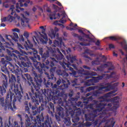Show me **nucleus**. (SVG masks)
I'll return each instance as SVG.
<instances>
[{"label": "nucleus", "mask_w": 127, "mask_h": 127, "mask_svg": "<svg viewBox=\"0 0 127 127\" xmlns=\"http://www.w3.org/2000/svg\"><path fill=\"white\" fill-rule=\"evenodd\" d=\"M93 96H89L88 98H87V101H93Z\"/></svg>", "instance_id": "61"}, {"label": "nucleus", "mask_w": 127, "mask_h": 127, "mask_svg": "<svg viewBox=\"0 0 127 127\" xmlns=\"http://www.w3.org/2000/svg\"><path fill=\"white\" fill-rule=\"evenodd\" d=\"M117 91H111L108 93L106 94L104 96H100L99 99L101 100L100 101H94V103L96 106L97 109L94 110V113H92L88 114H85L84 117L85 121L86 122H92L95 121V119L98 117V115L99 116V119H103L105 117V115L108 114V112L109 111H113L112 108L109 109H105L106 106H108L109 108H112L113 106V109L117 110L119 108V103H120V98L119 96H116L112 98L111 99H108L112 95L115 94ZM96 113H98V115L96 114Z\"/></svg>", "instance_id": "2"}, {"label": "nucleus", "mask_w": 127, "mask_h": 127, "mask_svg": "<svg viewBox=\"0 0 127 127\" xmlns=\"http://www.w3.org/2000/svg\"><path fill=\"white\" fill-rule=\"evenodd\" d=\"M77 78H75L74 80L71 81V83H74V84H72V87H75L76 85H77Z\"/></svg>", "instance_id": "49"}, {"label": "nucleus", "mask_w": 127, "mask_h": 127, "mask_svg": "<svg viewBox=\"0 0 127 127\" xmlns=\"http://www.w3.org/2000/svg\"><path fill=\"white\" fill-rule=\"evenodd\" d=\"M33 54L34 57H31L30 59L32 60L34 67L38 70L40 74H43V70L44 69H49L54 67L56 63H58V61L55 59V58L49 57V51H46L44 53L42 57V60L43 63L38 62L40 61L41 58L40 56L38 55V52L36 49H33Z\"/></svg>", "instance_id": "4"}, {"label": "nucleus", "mask_w": 127, "mask_h": 127, "mask_svg": "<svg viewBox=\"0 0 127 127\" xmlns=\"http://www.w3.org/2000/svg\"><path fill=\"white\" fill-rule=\"evenodd\" d=\"M77 73L79 75H83V76H86L85 77V79H90V78H92L93 76H97V73L92 71L90 72L89 71L85 70L84 68L80 67V69L77 70Z\"/></svg>", "instance_id": "16"}, {"label": "nucleus", "mask_w": 127, "mask_h": 127, "mask_svg": "<svg viewBox=\"0 0 127 127\" xmlns=\"http://www.w3.org/2000/svg\"><path fill=\"white\" fill-rule=\"evenodd\" d=\"M10 37L12 40H14V41H15V42H17V41H18V39H19V37H18V34H17V33L16 32H13L12 35H6L5 36V38L6 39H7V40H8V41L10 42V45H11V46H13L14 45V44H13V43L12 42V41L10 40V39H9V38H8V37Z\"/></svg>", "instance_id": "23"}, {"label": "nucleus", "mask_w": 127, "mask_h": 127, "mask_svg": "<svg viewBox=\"0 0 127 127\" xmlns=\"http://www.w3.org/2000/svg\"><path fill=\"white\" fill-rule=\"evenodd\" d=\"M39 54L41 55L42 57L43 56V49L42 48H40L39 49Z\"/></svg>", "instance_id": "50"}, {"label": "nucleus", "mask_w": 127, "mask_h": 127, "mask_svg": "<svg viewBox=\"0 0 127 127\" xmlns=\"http://www.w3.org/2000/svg\"><path fill=\"white\" fill-rule=\"evenodd\" d=\"M83 36H84V37H85V38H87V39H89V40L88 41L89 42L95 43V40L94 39V38H92L90 37L89 35L86 34L84 33V34H83Z\"/></svg>", "instance_id": "40"}, {"label": "nucleus", "mask_w": 127, "mask_h": 127, "mask_svg": "<svg viewBox=\"0 0 127 127\" xmlns=\"http://www.w3.org/2000/svg\"><path fill=\"white\" fill-rule=\"evenodd\" d=\"M57 73L59 76H61V77H63V78L61 79L59 78V80L57 81V85L59 86L61 83H63V85L60 86V89L62 90V91H64L65 90H67L69 87V85L71 84L70 81L68 80V77L69 76V74L68 73H66V71L62 70L61 69H58L57 70Z\"/></svg>", "instance_id": "10"}, {"label": "nucleus", "mask_w": 127, "mask_h": 127, "mask_svg": "<svg viewBox=\"0 0 127 127\" xmlns=\"http://www.w3.org/2000/svg\"><path fill=\"white\" fill-rule=\"evenodd\" d=\"M109 64L110 63H108L107 64H105L100 66L97 67L98 71H100V72H103L104 71V68L106 67H109Z\"/></svg>", "instance_id": "37"}, {"label": "nucleus", "mask_w": 127, "mask_h": 127, "mask_svg": "<svg viewBox=\"0 0 127 127\" xmlns=\"http://www.w3.org/2000/svg\"><path fill=\"white\" fill-rule=\"evenodd\" d=\"M50 69V74H48L47 76L48 80L46 82V79L45 78H43L42 80H43V84H45L46 87H49L52 85H53V82H56V77L54 76V73L55 72V70L56 69V67L53 66Z\"/></svg>", "instance_id": "13"}, {"label": "nucleus", "mask_w": 127, "mask_h": 127, "mask_svg": "<svg viewBox=\"0 0 127 127\" xmlns=\"http://www.w3.org/2000/svg\"><path fill=\"white\" fill-rule=\"evenodd\" d=\"M25 100H30L29 96H28V94L25 93L24 95Z\"/></svg>", "instance_id": "52"}, {"label": "nucleus", "mask_w": 127, "mask_h": 127, "mask_svg": "<svg viewBox=\"0 0 127 127\" xmlns=\"http://www.w3.org/2000/svg\"><path fill=\"white\" fill-rule=\"evenodd\" d=\"M20 60L21 61V64L23 67H27V68H29V67H32V64L31 63V59H29L23 55H21L19 57ZM30 60L31 61H30Z\"/></svg>", "instance_id": "19"}, {"label": "nucleus", "mask_w": 127, "mask_h": 127, "mask_svg": "<svg viewBox=\"0 0 127 127\" xmlns=\"http://www.w3.org/2000/svg\"><path fill=\"white\" fill-rule=\"evenodd\" d=\"M100 44H101V42H100V40H98L95 43V45L97 46H100Z\"/></svg>", "instance_id": "60"}, {"label": "nucleus", "mask_w": 127, "mask_h": 127, "mask_svg": "<svg viewBox=\"0 0 127 127\" xmlns=\"http://www.w3.org/2000/svg\"><path fill=\"white\" fill-rule=\"evenodd\" d=\"M15 82H16V78L13 74L11 76L9 80V84H10V89L9 92H7L6 99L4 102V98L1 97L0 98V106L7 108L8 110L13 111V109H16L15 106V102H21L22 95L21 93H23V89L20 84V89H18V85L15 86Z\"/></svg>", "instance_id": "3"}, {"label": "nucleus", "mask_w": 127, "mask_h": 127, "mask_svg": "<svg viewBox=\"0 0 127 127\" xmlns=\"http://www.w3.org/2000/svg\"><path fill=\"white\" fill-rule=\"evenodd\" d=\"M14 17H13L14 18V19H15V18H17V19L18 20H19L20 19V16H18L17 14H16V13H15V15H14Z\"/></svg>", "instance_id": "58"}, {"label": "nucleus", "mask_w": 127, "mask_h": 127, "mask_svg": "<svg viewBox=\"0 0 127 127\" xmlns=\"http://www.w3.org/2000/svg\"><path fill=\"white\" fill-rule=\"evenodd\" d=\"M77 73H78L77 71L74 70L72 72L70 73V74L71 76H72V77H74V78H78L79 75H77Z\"/></svg>", "instance_id": "43"}, {"label": "nucleus", "mask_w": 127, "mask_h": 127, "mask_svg": "<svg viewBox=\"0 0 127 127\" xmlns=\"http://www.w3.org/2000/svg\"><path fill=\"white\" fill-rule=\"evenodd\" d=\"M0 127H3V123H2V118H1V117H0ZM4 125V127H11V123H10V120H8V121H5Z\"/></svg>", "instance_id": "33"}, {"label": "nucleus", "mask_w": 127, "mask_h": 127, "mask_svg": "<svg viewBox=\"0 0 127 127\" xmlns=\"http://www.w3.org/2000/svg\"><path fill=\"white\" fill-rule=\"evenodd\" d=\"M10 10H11V15H15V11L14 10V5H11L10 7Z\"/></svg>", "instance_id": "42"}, {"label": "nucleus", "mask_w": 127, "mask_h": 127, "mask_svg": "<svg viewBox=\"0 0 127 127\" xmlns=\"http://www.w3.org/2000/svg\"><path fill=\"white\" fill-rule=\"evenodd\" d=\"M66 59H67V62L68 64L65 63L64 61L62 62H60V64L62 66L64 70H68V69L66 68V67L69 68V70L71 71V72H73L74 69L72 67H70L69 66H72L73 67L74 69H77V66L80 65V64H82L83 62H82V60L79 59V61L77 60L75 56H73L70 54H68V55L66 56Z\"/></svg>", "instance_id": "9"}, {"label": "nucleus", "mask_w": 127, "mask_h": 127, "mask_svg": "<svg viewBox=\"0 0 127 127\" xmlns=\"http://www.w3.org/2000/svg\"><path fill=\"white\" fill-rule=\"evenodd\" d=\"M82 67L84 68V69H85V70H91V67L87 65H83Z\"/></svg>", "instance_id": "55"}, {"label": "nucleus", "mask_w": 127, "mask_h": 127, "mask_svg": "<svg viewBox=\"0 0 127 127\" xmlns=\"http://www.w3.org/2000/svg\"><path fill=\"white\" fill-rule=\"evenodd\" d=\"M74 37H77L80 41H83V42L79 43L80 45H81V46H90L91 45L90 43L86 42V41H88V39H84V38L81 36L77 34H74Z\"/></svg>", "instance_id": "25"}, {"label": "nucleus", "mask_w": 127, "mask_h": 127, "mask_svg": "<svg viewBox=\"0 0 127 127\" xmlns=\"http://www.w3.org/2000/svg\"><path fill=\"white\" fill-rule=\"evenodd\" d=\"M80 93H86V92L84 91V87H80Z\"/></svg>", "instance_id": "63"}, {"label": "nucleus", "mask_w": 127, "mask_h": 127, "mask_svg": "<svg viewBox=\"0 0 127 127\" xmlns=\"http://www.w3.org/2000/svg\"><path fill=\"white\" fill-rule=\"evenodd\" d=\"M34 80L36 82V85L33 82V78L30 77V75L28 73L24 74L25 78H26L27 83L29 86H31V89L28 92L29 95L35 105H32L31 103H29V108L32 109V115L35 116L36 114H38L44 110V104H41L39 108L37 106L39 105V102L43 101V97L42 94L39 92L40 88H41L42 84L43 82V77L41 74L38 75L37 73H34Z\"/></svg>", "instance_id": "1"}, {"label": "nucleus", "mask_w": 127, "mask_h": 127, "mask_svg": "<svg viewBox=\"0 0 127 127\" xmlns=\"http://www.w3.org/2000/svg\"><path fill=\"white\" fill-rule=\"evenodd\" d=\"M19 40L20 42H24V38L23 37V35L20 36Z\"/></svg>", "instance_id": "51"}, {"label": "nucleus", "mask_w": 127, "mask_h": 127, "mask_svg": "<svg viewBox=\"0 0 127 127\" xmlns=\"http://www.w3.org/2000/svg\"><path fill=\"white\" fill-rule=\"evenodd\" d=\"M58 31H59V29L56 27H55V30H54L53 29H51V33L50 34V35L52 39L55 38V37H59V34L58 33Z\"/></svg>", "instance_id": "28"}, {"label": "nucleus", "mask_w": 127, "mask_h": 127, "mask_svg": "<svg viewBox=\"0 0 127 127\" xmlns=\"http://www.w3.org/2000/svg\"><path fill=\"white\" fill-rule=\"evenodd\" d=\"M109 47L110 49H115V46L113 44H109Z\"/></svg>", "instance_id": "57"}, {"label": "nucleus", "mask_w": 127, "mask_h": 127, "mask_svg": "<svg viewBox=\"0 0 127 127\" xmlns=\"http://www.w3.org/2000/svg\"><path fill=\"white\" fill-rule=\"evenodd\" d=\"M35 40L37 41V42H38V39L36 36H34V37H33V41L35 43V44H36L37 43L36 42H35Z\"/></svg>", "instance_id": "54"}, {"label": "nucleus", "mask_w": 127, "mask_h": 127, "mask_svg": "<svg viewBox=\"0 0 127 127\" xmlns=\"http://www.w3.org/2000/svg\"><path fill=\"white\" fill-rule=\"evenodd\" d=\"M63 122L66 127H69V126H71V119L70 117H65L64 118Z\"/></svg>", "instance_id": "36"}, {"label": "nucleus", "mask_w": 127, "mask_h": 127, "mask_svg": "<svg viewBox=\"0 0 127 127\" xmlns=\"http://www.w3.org/2000/svg\"><path fill=\"white\" fill-rule=\"evenodd\" d=\"M49 1L50 2H53V1H56L55 3L58 4V5H59V6H62V4H61V3L59 1H58V0H49Z\"/></svg>", "instance_id": "45"}, {"label": "nucleus", "mask_w": 127, "mask_h": 127, "mask_svg": "<svg viewBox=\"0 0 127 127\" xmlns=\"http://www.w3.org/2000/svg\"><path fill=\"white\" fill-rule=\"evenodd\" d=\"M9 1L8 0H6L5 2H3V6H4L5 8H8V7H9V5H8V4H5L7 2H9Z\"/></svg>", "instance_id": "47"}, {"label": "nucleus", "mask_w": 127, "mask_h": 127, "mask_svg": "<svg viewBox=\"0 0 127 127\" xmlns=\"http://www.w3.org/2000/svg\"><path fill=\"white\" fill-rule=\"evenodd\" d=\"M57 52H58V53H59L60 55L59 54L54 55H53L54 58H55V59H56L57 61H60V60H62V59H63V57H64V56L63 55L62 53H61L59 49H57Z\"/></svg>", "instance_id": "30"}, {"label": "nucleus", "mask_w": 127, "mask_h": 127, "mask_svg": "<svg viewBox=\"0 0 127 127\" xmlns=\"http://www.w3.org/2000/svg\"><path fill=\"white\" fill-rule=\"evenodd\" d=\"M59 106L56 108V112L55 115V118L58 122L61 121L60 116H63L64 115V110H65L67 117L70 116L72 118V123H78L80 121V116H81V111H78L75 113V116H74L75 113L72 110H71V108L73 107L71 103H67L64 104L63 106L59 105Z\"/></svg>", "instance_id": "7"}, {"label": "nucleus", "mask_w": 127, "mask_h": 127, "mask_svg": "<svg viewBox=\"0 0 127 127\" xmlns=\"http://www.w3.org/2000/svg\"><path fill=\"white\" fill-rule=\"evenodd\" d=\"M23 18H21V24L23 27H27V26L30 27L29 25V19L25 17L24 14L22 15Z\"/></svg>", "instance_id": "26"}, {"label": "nucleus", "mask_w": 127, "mask_h": 127, "mask_svg": "<svg viewBox=\"0 0 127 127\" xmlns=\"http://www.w3.org/2000/svg\"><path fill=\"white\" fill-rule=\"evenodd\" d=\"M17 116H18V118H19V119H20L21 127H23V122H22V117L21 115H20V114H19Z\"/></svg>", "instance_id": "46"}, {"label": "nucleus", "mask_w": 127, "mask_h": 127, "mask_svg": "<svg viewBox=\"0 0 127 127\" xmlns=\"http://www.w3.org/2000/svg\"><path fill=\"white\" fill-rule=\"evenodd\" d=\"M24 105L25 107V110L26 113L29 114H30V110L29 109V107H28V101H25L24 103Z\"/></svg>", "instance_id": "39"}, {"label": "nucleus", "mask_w": 127, "mask_h": 127, "mask_svg": "<svg viewBox=\"0 0 127 127\" xmlns=\"http://www.w3.org/2000/svg\"><path fill=\"white\" fill-rule=\"evenodd\" d=\"M58 18H61L60 20V22H61V23H65V22H66V21H67V20H63L64 18H65V17H66V14L65 13V12H63L62 14H60V13H58Z\"/></svg>", "instance_id": "32"}, {"label": "nucleus", "mask_w": 127, "mask_h": 127, "mask_svg": "<svg viewBox=\"0 0 127 127\" xmlns=\"http://www.w3.org/2000/svg\"><path fill=\"white\" fill-rule=\"evenodd\" d=\"M25 117L26 127H59L57 125L52 126L53 123L51 118H49L48 115L44 116L43 113L36 118L32 117L29 118L27 114Z\"/></svg>", "instance_id": "5"}, {"label": "nucleus", "mask_w": 127, "mask_h": 127, "mask_svg": "<svg viewBox=\"0 0 127 127\" xmlns=\"http://www.w3.org/2000/svg\"><path fill=\"white\" fill-rule=\"evenodd\" d=\"M13 32H18V33H19L20 32V31L19 30V29L15 28L12 29Z\"/></svg>", "instance_id": "56"}, {"label": "nucleus", "mask_w": 127, "mask_h": 127, "mask_svg": "<svg viewBox=\"0 0 127 127\" xmlns=\"http://www.w3.org/2000/svg\"><path fill=\"white\" fill-rule=\"evenodd\" d=\"M99 122V119H97L95 120L93 123V126L94 127H114L115 124H116V122H115V119L114 118L107 120V118H104L100 123Z\"/></svg>", "instance_id": "11"}, {"label": "nucleus", "mask_w": 127, "mask_h": 127, "mask_svg": "<svg viewBox=\"0 0 127 127\" xmlns=\"http://www.w3.org/2000/svg\"><path fill=\"white\" fill-rule=\"evenodd\" d=\"M30 2V0H27L25 2V3H24V6H25L26 7L28 6V3H29Z\"/></svg>", "instance_id": "53"}, {"label": "nucleus", "mask_w": 127, "mask_h": 127, "mask_svg": "<svg viewBox=\"0 0 127 127\" xmlns=\"http://www.w3.org/2000/svg\"><path fill=\"white\" fill-rule=\"evenodd\" d=\"M95 84H96V81H95L94 77H92V79H88L84 82V86L85 87H90V86H95Z\"/></svg>", "instance_id": "31"}, {"label": "nucleus", "mask_w": 127, "mask_h": 127, "mask_svg": "<svg viewBox=\"0 0 127 127\" xmlns=\"http://www.w3.org/2000/svg\"><path fill=\"white\" fill-rule=\"evenodd\" d=\"M119 43L121 45L122 47H123L125 51H127V41H126V40H124L122 42H120Z\"/></svg>", "instance_id": "38"}, {"label": "nucleus", "mask_w": 127, "mask_h": 127, "mask_svg": "<svg viewBox=\"0 0 127 127\" xmlns=\"http://www.w3.org/2000/svg\"><path fill=\"white\" fill-rule=\"evenodd\" d=\"M93 106H94V105H93V104H89V105H88V108H89V109H90L91 110H92V109H93Z\"/></svg>", "instance_id": "64"}, {"label": "nucleus", "mask_w": 127, "mask_h": 127, "mask_svg": "<svg viewBox=\"0 0 127 127\" xmlns=\"http://www.w3.org/2000/svg\"><path fill=\"white\" fill-rule=\"evenodd\" d=\"M24 36L25 37V38H26L28 41V43L26 41L24 45V47H25V50H31L32 51L30 52L29 53H30V54H33V49H34V48H32V47H33V45H32L30 41L28 40L29 34L26 32H25L24 33Z\"/></svg>", "instance_id": "18"}, {"label": "nucleus", "mask_w": 127, "mask_h": 127, "mask_svg": "<svg viewBox=\"0 0 127 127\" xmlns=\"http://www.w3.org/2000/svg\"><path fill=\"white\" fill-rule=\"evenodd\" d=\"M0 48L1 49H0V52H2V50H3V51H8V49H12V48H11V45L9 44L8 42H5V40L2 36H0ZM6 48H8V49Z\"/></svg>", "instance_id": "17"}, {"label": "nucleus", "mask_w": 127, "mask_h": 127, "mask_svg": "<svg viewBox=\"0 0 127 127\" xmlns=\"http://www.w3.org/2000/svg\"><path fill=\"white\" fill-rule=\"evenodd\" d=\"M71 48H68L67 50H66V53H67V54H69V53H71Z\"/></svg>", "instance_id": "62"}, {"label": "nucleus", "mask_w": 127, "mask_h": 127, "mask_svg": "<svg viewBox=\"0 0 127 127\" xmlns=\"http://www.w3.org/2000/svg\"><path fill=\"white\" fill-rule=\"evenodd\" d=\"M97 90H95L93 93V95L94 97H98L100 96L101 94L105 93V92H110L111 90L115 89V84L113 85L111 83H107L105 84V86L100 85V86L98 87Z\"/></svg>", "instance_id": "14"}, {"label": "nucleus", "mask_w": 127, "mask_h": 127, "mask_svg": "<svg viewBox=\"0 0 127 127\" xmlns=\"http://www.w3.org/2000/svg\"><path fill=\"white\" fill-rule=\"evenodd\" d=\"M53 8H54V9H55L56 10H58V6L53 4Z\"/></svg>", "instance_id": "59"}, {"label": "nucleus", "mask_w": 127, "mask_h": 127, "mask_svg": "<svg viewBox=\"0 0 127 127\" xmlns=\"http://www.w3.org/2000/svg\"><path fill=\"white\" fill-rule=\"evenodd\" d=\"M97 86H90L87 87L86 89V92H90V91H93V90H95Z\"/></svg>", "instance_id": "44"}, {"label": "nucleus", "mask_w": 127, "mask_h": 127, "mask_svg": "<svg viewBox=\"0 0 127 127\" xmlns=\"http://www.w3.org/2000/svg\"><path fill=\"white\" fill-rule=\"evenodd\" d=\"M108 38L110 40H112L113 41H117V40H118V38L115 36H110L108 37Z\"/></svg>", "instance_id": "48"}, {"label": "nucleus", "mask_w": 127, "mask_h": 127, "mask_svg": "<svg viewBox=\"0 0 127 127\" xmlns=\"http://www.w3.org/2000/svg\"><path fill=\"white\" fill-rule=\"evenodd\" d=\"M101 62L99 61V58H97L96 60H94L92 62V65H100Z\"/></svg>", "instance_id": "41"}, {"label": "nucleus", "mask_w": 127, "mask_h": 127, "mask_svg": "<svg viewBox=\"0 0 127 127\" xmlns=\"http://www.w3.org/2000/svg\"><path fill=\"white\" fill-rule=\"evenodd\" d=\"M46 11L47 12H49L51 14H48V16L50 17V19L51 20H53V19H56L57 18H56V12H57V11H55L54 12L51 11V9L49 8V7L48 8V9L46 10Z\"/></svg>", "instance_id": "29"}, {"label": "nucleus", "mask_w": 127, "mask_h": 127, "mask_svg": "<svg viewBox=\"0 0 127 127\" xmlns=\"http://www.w3.org/2000/svg\"><path fill=\"white\" fill-rule=\"evenodd\" d=\"M40 28L41 29H43L42 31V33L43 34H41V32H39V34H40V36L42 37L40 40L43 44H46V43H47V41H48V37H47V35L46 33H45V31H46V28H44V26H43L40 27Z\"/></svg>", "instance_id": "20"}, {"label": "nucleus", "mask_w": 127, "mask_h": 127, "mask_svg": "<svg viewBox=\"0 0 127 127\" xmlns=\"http://www.w3.org/2000/svg\"><path fill=\"white\" fill-rule=\"evenodd\" d=\"M45 107L48 112V114L50 115L51 117H54V114L55 113L54 104H53L52 102H49L48 103L46 104Z\"/></svg>", "instance_id": "21"}, {"label": "nucleus", "mask_w": 127, "mask_h": 127, "mask_svg": "<svg viewBox=\"0 0 127 127\" xmlns=\"http://www.w3.org/2000/svg\"><path fill=\"white\" fill-rule=\"evenodd\" d=\"M6 51L7 52H8L9 55V56L5 57V59L7 60V61H12L13 59L17 58V56H16V55H15L14 53H11V52H10L9 50Z\"/></svg>", "instance_id": "27"}, {"label": "nucleus", "mask_w": 127, "mask_h": 127, "mask_svg": "<svg viewBox=\"0 0 127 127\" xmlns=\"http://www.w3.org/2000/svg\"><path fill=\"white\" fill-rule=\"evenodd\" d=\"M63 42V40L62 38L59 39V40H55L54 41V47H59L61 48L62 46V43Z\"/></svg>", "instance_id": "35"}, {"label": "nucleus", "mask_w": 127, "mask_h": 127, "mask_svg": "<svg viewBox=\"0 0 127 127\" xmlns=\"http://www.w3.org/2000/svg\"><path fill=\"white\" fill-rule=\"evenodd\" d=\"M1 20V22H4L5 21H9V22H12L13 20H14V17L10 15H9L7 17L2 18Z\"/></svg>", "instance_id": "34"}, {"label": "nucleus", "mask_w": 127, "mask_h": 127, "mask_svg": "<svg viewBox=\"0 0 127 127\" xmlns=\"http://www.w3.org/2000/svg\"><path fill=\"white\" fill-rule=\"evenodd\" d=\"M1 77L5 80L2 81V85L0 86V94L1 96H3V94L6 93V89L8 87V83H7V77L5 74L2 73Z\"/></svg>", "instance_id": "15"}, {"label": "nucleus", "mask_w": 127, "mask_h": 127, "mask_svg": "<svg viewBox=\"0 0 127 127\" xmlns=\"http://www.w3.org/2000/svg\"><path fill=\"white\" fill-rule=\"evenodd\" d=\"M78 95L76 96L75 97H72L71 98V100L68 101H66V103H71L72 105V106L71 108V111H73L74 114H73V117H76V113L80 111L81 115L82 114V111L80 108H77V107H80V108H83V102L79 101L77 103H75V105H74L73 102H77L79 99H80V92L77 93Z\"/></svg>", "instance_id": "12"}, {"label": "nucleus", "mask_w": 127, "mask_h": 127, "mask_svg": "<svg viewBox=\"0 0 127 127\" xmlns=\"http://www.w3.org/2000/svg\"><path fill=\"white\" fill-rule=\"evenodd\" d=\"M18 47L20 49V52L17 50H14L12 53H15V55H16L17 58V56L20 57L21 55H24V54H26V52L25 51L22 50L21 49H25V47H23L21 44L19 43H17Z\"/></svg>", "instance_id": "24"}, {"label": "nucleus", "mask_w": 127, "mask_h": 127, "mask_svg": "<svg viewBox=\"0 0 127 127\" xmlns=\"http://www.w3.org/2000/svg\"><path fill=\"white\" fill-rule=\"evenodd\" d=\"M0 66L2 72H3L5 74L8 73V71H10L13 74L17 75V80L18 83L20 81V76L18 75H20V72L26 73L28 72L27 68L22 67L20 68L17 64H12L11 63L6 61L4 58L1 59Z\"/></svg>", "instance_id": "8"}, {"label": "nucleus", "mask_w": 127, "mask_h": 127, "mask_svg": "<svg viewBox=\"0 0 127 127\" xmlns=\"http://www.w3.org/2000/svg\"><path fill=\"white\" fill-rule=\"evenodd\" d=\"M53 83L52 86L50 87H46V88H50L52 87L53 89L51 90L50 92L46 90V89H40V91H39L40 94H42V97H43L42 95L45 96V99H47L48 102L51 101V99L54 100V102L55 104H58L60 106H63L64 104H67V99L64 98V101L62 100L61 98H60V96L62 95L60 93V91H59L60 87L58 85L55 84L53 85Z\"/></svg>", "instance_id": "6"}, {"label": "nucleus", "mask_w": 127, "mask_h": 127, "mask_svg": "<svg viewBox=\"0 0 127 127\" xmlns=\"http://www.w3.org/2000/svg\"><path fill=\"white\" fill-rule=\"evenodd\" d=\"M114 72H111L110 74H102V75H99L96 77H93V79L95 81V83H98L100 80H103V79H111L113 78V75H114Z\"/></svg>", "instance_id": "22"}]
</instances>
